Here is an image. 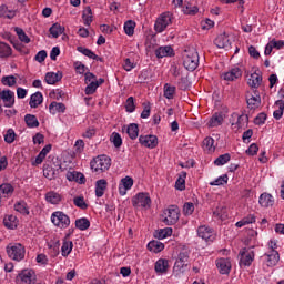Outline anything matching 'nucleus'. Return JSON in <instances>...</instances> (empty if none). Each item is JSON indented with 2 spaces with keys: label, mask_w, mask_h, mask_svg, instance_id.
I'll list each match as a JSON object with an SVG mask.
<instances>
[{
  "label": "nucleus",
  "mask_w": 284,
  "mask_h": 284,
  "mask_svg": "<svg viewBox=\"0 0 284 284\" xmlns=\"http://www.w3.org/2000/svg\"><path fill=\"white\" fill-rule=\"evenodd\" d=\"M45 82L48 85H54V83H59L63 79V73L61 72H48L45 74Z\"/></svg>",
  "instance_id": "nucleus-25"
},
{
  "label": "nucleus",
  "mask_w": 284,
  "mask_h": 284,
  "mask_svg": "<svg viewBox=\"0 0 284 284\" xmlns=\"http://www.w3.org/2000/svg\"><path fill=\"white\" fill-rule=\"evenodd\" d=\"M267 121V114L265 113H260L254 119L255 125H263Z\"/></svg>",
  "instance_id": "nucleus-63"
},
{
  "label": "nucleus",
  "mask_w": 284,
  "mask_h": 284,
  "mask_svg": "<svg viewBox=\"0 0 284 284\" xmlns=\"http://www.w3.org/2000/svg\"><path fill=\"white\" fill-rule=\"evenodd\" d=\"M45 59H48V52L45 50L39 51L34 57V60L38 61V63H43Z\"/></svg>",
  "instance_id": "nucleus-62"
},
{
  "label": "nucleus",
  "mask_w": 284,
  "mask_h": 284,
  "mask_svg": "<svg viewBox=\"0 0 284 284\" xmlns=\"http://www.w3.org/2000/svg\"><path fill=\"white\" fill-rule=\"evenodd\" d=\"M44 199L47 203H50L51 205H59L63 197L55 191H49L45 193Z\"/></svg>",
  "instance_id": "nucleus-21"
},
{
  "label": "nucleus",
  "mask_w": 284,
  "mask_h": 284,
  "mask_svg": "<svg viewBox=\"0 0 284 284\" xmlns=\"http://www.w3.org/2000/svg\"><path fill=\"white\" fill-rule=\"evenodd\" d=\"M134 28H136V22L133 20H129L124 23V32L128 37H132L134 34Z\"/></svg>",
  "instance_id": "nucleus-50"
},
{
  "label": "nucleus",
  "mask_w": 284,
  "mask_h": 284,
  "mask_svg": "<svg viewBox=\"0 0 284 284\" xmlns=\"http://www.w3.org/2000/svg\"><path fill=\"white\" fill-rule=\"evenodd\" d=\"M139 141L144 148L150 150H154L159 145V138L156 135H140Z\"/></svg>",
  "instance_id": "nucleus-15"
},
{
  "label": "nucleus",
  "mask_w": 284,
  "mask_h": 284,
  "mask_svg": "<svg viewBox=\"0 0 284 284\" xmlns=\"http://www.w3.org/2000/svg\"><path fill=\"white\" fill-rule=\"evenodd\" d=\"M41 103H43V94L38 91L31 95L29 105L30 108H38Z\"/></svg>",
  "instance_id": "nucleus-29"
},
{
  "label": "nucleus",
  "mask_w": 284,
  "mask_h": 284,
  "mask_svg": "<svg viewBox=\"0 0 284 284\" xmlns=\"http://www.w3.org/2000/svg\"><path fill=\"white\" fill-rule=\"evenodd\" d=\"M7 254L12 261H23L26 258V246L21 243L7 246Z\"/></svg>",
  "instance_id": "nucleus-2"
},
{
  "label": "nucleus",
  "mask_w": 284,
  "mask_h": 284,
  "mask_svg": "<svg viewBox=\"0 0 284 284\" xmlns=\"http://www.w3.org/2000/svg\"><path fill=\"white\" fill-rule=\"evenodd\" d=\"M174 94H176V87H172L170 84H164V97L165 99H174Z\"/></svg>",
  "instance_id": "nucleus-49"
},
{
  "label": "nucleus",
  "mask_w": 284,
  "mask_h": 284,
  "mask_svg": "<svg viewBox=\"0 0 284 284\" xmlns=\"http://www.w3.org/2000/svg\"><path fill=\"white\" fill-rule=\"evenodd\" d=\"M170 266L168 260H158L155 263V272L160 274H165L168 272V267Z\"/></svg>",
  "instance_id": "nucleus-40"
},
{
  "label": "nucleus",
  "mask_w": 284,
  "mask_h": 284,
  "mask_svg": "<svg viewBox=\"0 0 284 284\" xmlns=\"http://www.w3.org/2000/svg\"><path fill=\"white\" fill-rule=\"evenodd\" d=\"M197 236L206 243H214V241H216V232L212 227L205 225L197 229Z\"/></svg>",
  "instance_id": "nucleus-9"
},
{
  "label": "nucleus",
  "mask_w": 284,
  "mask_h": 284,
  "mask_svg": "<svg viewBox=\"0 0 284 284\" xmlns=\"http://www.w3.org/2000/svg\"><path fill=\"white\" fill-rule=\"evenodd\" d=\"M186 178H187V173L185 171H182L175 182V189L180 190V192H183V190H185V179Z\"/></svg>",
  "instance_id": "nucleus-39"
},
{
  "label": "nucleus",
  "mask_w": 284,
  "mask_h": 284,
  "mask_svg": "<svg viewBox=\"0 0 284 284\" xmlns=\"http://www.w3.org/2000/svg\"><path fill=\"white\" fill-rule=\"evenodd\" d=\"M246 103L250 110H256V108L261 106V94H258V90H254V94H246Z\"/></svg>",
  "instance_id": "nucleus-13"
},
{
  "label": "nucleus",
  "mask_w": 284,
  "mask_h": 284,
  "mask_svg": "<svg viewBox=\"0 0 284 284\" xmlns=\"http://www.w3.org/2000/svg\"><path fill=\"white\" fill-rule=\"evenodd\" d=\"M12 48L6 42H0V57H11Z\"/></svg>",
  "instance_id": "nucleus-48"
},
{
  "label": "nucleus",
  "mask_w": 284,
  "mask_h": 284,
  "mask_svg": "<svg viewBox=\"0 0 284 284\" xmlns=\"http://www.w3.org/2000/svg\"><path fill=\"white\" fill-rule=\"evenodd\" d=\"M178 85L180 90H187V88H190V85L187 84V78L185 77L180 78Z\"/></svg>",
  "instance_id": "nucleus-64"
},
{
  "label": "nucleus",
  "mask_w": 284,
  "mask_h": 284,
  "mask_svg": "<svg viewBox=\"0 0 284 284\" xmlns=\"http://www.w3.org/2000/svg\"><path fill=\"white\" fill-rule=\"evenodd\" d=\"M275 105H277L278 110H275L273 112V116L274 119H276V121H280V119L283 118V111H284V101L283 100H277L275 102Z\"/></svg>",
  "instance_id": "nucleus-45"
},
{
  "label": "nucleus",
  "mask_w": 284,
  "mask_h": 284,
  "mask_svg": "<svg viewBox=\"0 0 284 284\" xmlns=\"http://www.w3.org/2000/svg\"><path fill=\"white\" fill-rule=\"evenodd\" d=\"M74 247V244L72 241H64L61 246V255L67 258V256H70L72 253V248Z\"/></svg>",
  "instance_id": "nucleus-37"
},
{
  "label": "nucleus",
  "mask_w": 284,
  "mask_h": 284,
  "mask_svg": "<svg viewBox=\"0 0 284 284\" xmlns=\"http://www.w3.org/2000/svg\"><path fill=\"white\" fill-rule=\"evenodd\" d=\"M111 141L114 148H121V145H123V139H121V134L116 132L112 133Z\"/></svg>",
  "instance_id": "nucleus-56"
},
{
  "label": "nucleus",
  "mask_w": 284,
  "mask_h": 284,
  "mask_svg": "<svg viewBox=\"0 0 284 284\" xmlns=\"http://www.w3.org/2000/svg\"><path fill=\"white\" fill-rule=\"evenodd\" d=\"M50 34L53 37V39H59L63 32H65V28L62 27L59 23L52 24V27L49 29Z\"/></svg>",
  "instance_id": "nucleus-32"
},
{
  "label": "nucleus",
  "mask_w": 284,
  "mask_h": 284,
  "mask_svg": "<svg viewBox=\"0 0 284 284\" xmlns=\"http://www.w3.org/2000/svg\"><path fill=\"white\" fill-rule=\"evenodd\" d=\"M1 83L8 85V88H13V85H17V78L14 75H4L1 79Z\"/></svg>",
  "instance_id": "nucleus-53"
},
{
  "label": "nucleus",
  "mask_w": 284,
  "mask_h": 284,
  "mask_svg": "<svg viewBox=\"0 0 284 284\" xmlns=\"http://www.w3.org/2000/svg\"><path fill=\"white\" fill-rule=\"evenodd\" d=\"M0 17L2 19H14L17 17V10L8 8L6 4L0 6Z\"/></svg>",
  "instance_id": "nucleus-26"
},
{
  "label": "nucleus",
  "mask_w": 284,
  "mask_h": 284,
  "mask_svg": "<svg viewBox=\"0 0 284 284\" xmlns=\"http://www.w3.org/2000/svg\"><path fill=\"white\" fill-rule=\"evenodd\" d=\"M3 224L8 227V230H14V227H17V216L6 215L3 219Z\"/></svg>",
  "instance_id": "nucleus-41"
},
{
  "label": "nucleus",
  "mask_w": 284,
  "mask_h": 284,
  "mask_svg": "<svg viewBox=\"0 0 284 284\" xmlns=\"http://www.w3.org/2000/svg\"><path fill=\"white\" fill-rule=\"evenodd\" d=\"M126 134H129V138L134 141L135 139H139V124L131 123L126 128Z\"/></svg>",
  "instance_id": "nucleus-34"
},
{
  "label": "nucleus",
  "mask_w": 284,
  "mask_h": 284,
  "mask_svg": "<svg viewBox=\"0 0 284 284\" xmlns=\"http://www.w3.org/2000/svg\"><path fill=\"white\" fill-rule=\"evenodd\" d=\"M132 205L133 207H144L148 209L150 205H152V199H150L149 193H138L132 199Z\"/></svg>",
  "instance_id": "nucleus-10"
},
{
  "label": "nucleus",
  "mask_w": 284,
  "mask_h": 284,
  "mask_svg": "<svg viewBox=\"0 0 284 284\" xmlns=\"http://www.w3.org/2000/svg\"><path fill=\"white\" fill-rule=\"evenodd\" d=\"M51 222L55 227H60L61 230L70 227V216L65 215V213L61 211L52 213Z\"/></svg>",
  "instance_id": "nucleus-5"
},
{
  "label": "nucleus",
  "mask_w": 284,
  "mask_h": 284,
  "mask_svg": "<svg viewBox=\"0 0 284 284\" xmlns=\"http://www.w3.org/2000/svg\"><path fill=\"white\" fill-rule=\"evenodd\" d=\"M262 83H263V75L261 73L256 71L251 73L247 80V85H250V88H253V90H258Z\"/></svg>",
  "instance_id": "nucleus-20"
},
{
  "label": "nucleus",
  "mask_w": 284,
  "mask_h": 284,
  "mask_svg": "<svg viewBox=\"0 0 284 284\" xmlns=\"http://www.w3.org/2000/svg\"><path fill=\"white\" fill-rule=\"evenodd\" d=\"M258 203L261 207H272L274 205V196L270 193H262Z\"/></svg>",
  "instance_id": "nucleus-24"
},
{
  "label": "nucleus",
  "mask_w": 284,
  "mask_h": 284,
  "mask_svg": "<svg viewBox=\"0 0 284 284\" xmlns=\"http://www.w3.org/2000/svg\"><path fill=\"white\" fill-rule=\"evenodd\" d=\"M82 19H83L84 26L92 24V8L85 7V9L82 12Z\"/></svg>",
  "instance_id": "nucleus-43"
},
{
  "label": "nucleus",
  "mask_w": 284,
  "mask_h": 284,
  "mask_svg": "<svg viewBox=\"0 0 284 284\" xmlns=\"http://www.w3.org/2000/svg\"><path fill=\"white\" fill-rule=\"evenodd\" d=\"M280 258L281 256L278 255V251L271 250L260 257V262L262 263L263 267H274L277 265Z\"/></svg>",
  "instance_id": "nucleus-6"
},
{
  "label": "nucleus",
  "mask_w": 284,
  "mask_h": 284,
  "mask_svg": "<svg viewBox=\"0 0 284 284\" xmlns=\"http://www.w3.org/2000/svg\"><path fill=\"white\" fill-rule=\"evenodd\" d=\"M254 263V250L243 248L240 252V267H250Z\"/></svg>",
  "instance_id": "nucleus-11"
},
{
  "label": "nucleus",
  "mask_w": 284,
  "mask_h": 284,
  "mask_svg": "<svg viewBox=\"0 0 284 284\" xmlns=\"http://www.w3.org/2000/svg\"><path fill=\"white\" fill-rule=\"evenodd\" d=\"M252 223H256V216H254L253 214H250L244 219H242L241 221L236 222L235 225L236 227H244V225H250Z\"/></svg>",
  "instance_id": "nucleus-44"
},
{
  "label": "nucleus",
  "mask_w": 284,
  "mask_h": 284,
  "mask_svg": "<svg viewBox=\"0 0 284 284\" xmlns=\"http://www.w3.org/2000/svg\"><path fill=\"white\" fill-rule=\"evenodd\" d=\"M14 32L18 36V39L22 42V43H30V38L28 37V34H26V31H23V29L16 27L14 28Z\"/></svg>",
  "instance_id": "nucleus-51"
},
{
  "label": "nucleus",
  "mask_w": 284,
  "mask_h": 284,
  "mask_svg": "<svg viewBox=\"0 0 284 284\" xmlns=\"http://www.w3.org/2000/svg\"><path fill=\"white\" fill-rule=\"evenodd\" d=\"M77 50L84 57H88L89 59H93V61H101V58H99V55H97L92 50L85 47H78Z\"/></svg>",
  "instance_id": "nucleus-33"
},
{
  "label": "nucleus",
  "mask_w": 284,
  "mask_h": 284,
  "mask_svg": "<svg viewBox=\"0 0 284 284\" xmlns=\"http://www.w3.org/2000/svg\"><path fill=\"white\" fill-rule=\"evenodd\" d=\"M14 210L16 212H19L20 214H24L26 216L30 214V210H28V204L23 201L17 202L14 204Z\"/></svg>",
  "instance_id": "nucleus-46"
},
{
  "label": "nucleus",
  "mask_w": 284,
  "mask_h": 284,
  "mask_svg": "<svg viewBox=\"0 0 284 284\" xmlns=\"http://www.w3.org/2000/svg\"><path fill=\"white\" fill-rule=\"evenodd\" d=\"M199 51L195 48L185 49L183 52V65L189 72H194L199 68Z\"/></svg>",
  "instance_id": "nucleus-1"
},
{
  "label": "nucleus",
  "mask_w": 284,
  "mask_h": 284,
  "mask_svg": "<svg viewBox=\"0 0 284 284\" xmlns=\"http://www.w3.org/2000/svg\"><path fill=\"white\" fill-rule=\"evenodd\" d=\"M232 119L236 120V122L231 123V128L234 132H239V130H244V128H247V123L250 121L247 115H239L237 113H233Z\"/></svg>",
  "instance_id": "nucleus-12"
},
{
  "label": "nucleus",
  "mask_w": 284,
  "mask_h": 284,
  "mask_svg": "<svg viewBox=\"0 0 284 284\" xmlns=\"http://www.w3.org/2000/svg\"><path fill=\"white\" fill-rule=\"evenodd\" d=\"M91 170L94 172H105L110 170V166L112 165L110 158L105 155H100L95 159H93L90 163Z\"/></svg>",
  "instance_id": "nucleus-3"
},
{
  "label": "nucleus",
  "mask_w": 284,
  "mask_h": 284,
  "mask_svg": "<svg viewBox=\"0 0 284 284\" xmlns=\"http://www.w3.org/2000/svg\"><path fill=\"white\" fill-rule=\"evenodd\" d=\"M73 205H75V207H80V210H88V203H85V199L83 196L74 197Z\"/></svg>",
  "instance_id": "nucleus-55"
},
{
  "label": "nucleus",
  "mask_w": 284,
  "mask_h": 284,
  "mask_svg": "<svg viewBox=\"0 0 284 284\" xmlns=\"http://www.w3.org/2000/svg\"><path fill=\"white\" fill-rule=\"evenodd\" d=\"M17 284H34L37 283V273L32 268L22 270L16 277Z\"/></svg>",
  "instance_id": "nucleus-4"
},
{
  "label": "nucleus",
  "mask_w": 284,
  "mask_h": 284,
  "mask_svg": "<svg viewBox=\"0 0 284 284\" xmlns=\"http://www.w3.org/2000/svg\"><path fill=\"white\" fill-rule=\"evenodd\" d=\"M75 227L78 230H81V232H85L90 227V220L87 217H81L75 220Z\"/></svg>",
  "instance_id": "nucleus-42"
},
{
  "label": "nucleus",
  "mask_w": 284,
  "mask_h": 284,
  "mask_svg": "<svg viewBox=\"0 0 284 284\" xmlns=\"http://www.w3.org/2000/svg\"><path fill=\"white\" fill-rule=\"evenodd\" d=\"M227 181H229L227 174H224L215 179L213 182H210V185H225Z\"/></svg>",
  "instance_id": "nucleus-59"
},
{
  "label": "nucleus",
  "mask_w": 284,
  "mask_h": 284,
  "mask_svg": "<svg viewBox=\"0 0 284 284\" xmlns=\"http://www.w3.org/2000/svg\"><path fill=\"white\" fill-rule=\"evenodd\" d=\"M214 44L216 48H222L224 50L232 49V40H230V36H227V33H221L217 36L214 40Z\"/></svg>",
  "instance_id": "nucleus-14"
},
{
  "label": "nucleus",
  "mask_w": 284,
  "mask_h": 284,
  "mask_svg": "<svg viewBox=\"0 0 284 284\" xmlns=\"http://www.w3.org/2000/svg\"><path fill=\"white\" fill-rule=\"evenodd\" d=\"M0 99L4 108H12V105H14V91L3 90L0 92Z\"/></svg>",
  "instance_id": "nucleus-19"
},
{
  "label": "nucleus",
  "mask_w": 284,
  "mask_h": 284,
  "mask_svg": "<svg viewBox=\"0 0 284 284\" xmlns=\"http://www.w3.org/2000/svg\"><path fill=\"white\" fill-rule=\"evenodd\" d=\"M132 185H134V180L131 176L123 178L119 184L120 196H125V194H128V190H132Z\"/></svg>",
  "instance_id": "nucleus-18"
},
{
  "label": "nucleus",
  "mask_w": 284,
  "mask_h": 284,
  "mask_svg": "<svg viewBox=\"0 0 284 284\" xmlns=\"http://www.w3.org/2000/svg\"><path fill=\"white\" fill-rule=\"evenodd\" d=\"M172 24V13L170 12H164L162 13L155 21L154 24V30L155 32H165V29L168 28V26Z\"/></svg>",
  "instance_id": "nucleus-7"
},
{
  "label": "nucleus",
  "mask_w": 284,
  "mask_h": 284,
  "mask_svg": "<svg viewBox=\"0 0 284 284\" xmlns=\"http://www.w3.org/2000/svg\"><path fill=\"white\" fill-rule=\"evenodd\" d=\"M50 114L63 113L65 112V104L61 102H51L49 105Z\"/></svg>",
  "instance_id": "nucleus-31"
},
{
  "label": "nucleus",
  "mask_w": 284,
  "mask_h": 284,
  "mask_svg": "<svg viewBox=\"0 0 284 284\" xmlns=\"http://www.w3.org/2000/svg\"><path fill=\"white\" fill-rule=\"evenodd\" d=\"M223 121H224V118L221 112L214 113L209 121V126L210 128H219V125H223Z\"/></svg>",
  "instance_id": "nucleus-30"
},
{
  "label": "nucleus",
  "mask_w": 284,
  "mask_h": 284,
  "mask_svg": "<svg viewBox=\"0 0 284 284\" xmlns=\"http://www.w3.org/2000/svg\"><path fill=\"white\" fill-rule=\"evenodd\" d=\"M172 227L160 229L154 232V237L161 241L168 239V236H172Z\"/></svg>",
  "instance_id": "nucleus-35"
},
{
  "label": "nucleus",
  "mask_w": 284,
  "mask_h": 284,
  "mask_svg": "<svg viewBox=\"0 0 284 284\" xmlns=\"http://www.w3.org/2000/svg\"><path fill=\"white\" fill-rule=\"evenodd\" d=\"M16 136H17V133H14V130L9 129L4 135L6 143H14Z\"/></svg>",
  "instance_id": "nucleus-61"
},
{
  "label": "nucleus",
  "mask_w": 284,
  "mask_h": 284,
  "mask_svg": "<svg viewBox=\"0 0 284 284\" xmlns=\"http://www.w3.org/2000/svg\"><path fill=\"white\" fill-rule=\"evenodd\" d=\"M165 225H175L179 222V206L171 205L164 211V219L162 220Z\"/></svg>",
  "instance_id": "nucleus-8"
},
{
  "label": "nucleus",
  "mask_w": 284,
  "mask_h": 284,
  "mask_svg": "<svg viewBox=\"0 0 284 284\" xmlns=\"http://www.w3.org/2000/svg\"><path fill=\"white\" fill-rule=\"evenodd\" d=\"M155 57L158 59H164V57H174V49L170 45L160 47L155 50Z\"/></svg>",
  "instance_id": "nucleus-23"
},
{
  "label": "nucleus",
  "mask_w": 284,
  "mask_h": 284,
  "mask_svg": "<svg viewBox=\"0 0 284 284\" xmlns=\"http://www.w3.org/2000/svg\"><path fill=\"white\" fill-rule=\"evenodd\" d=\"M183 213L186 216H191V214H194V203L192 202H186L183 206Z\"/></svg>",
  "instance_id": "nucleus-60"
},
{
  "label": "nucleus",
  "mask_w": 284,
  "mask_h": 284,
  "mask_svg": "<svg viewBox=\"0 0 284 284\" xmlns=\"http://www.w3.org/2000/svg\"><path fill=\"white\" fill-rule=\"evenodd\" d=\"M125 109H126V112H134V110H136V105L134 104V98L133 97H129L126 99V102H125Z\"/></svg>",
  "instance_id": "nucleus-58"
},
{
  "label": "nucleus",
  "mask_w": 284,
  "mask_h": 284,
  "mask_svg": "<svg viewBox=\"0 0 284 284\" xmlns=\"http://www.w3.org/2000/svg\"><path fill=\"white\" fill-rule=\"evenodd\" d=\"M220 274H230L232 272V262L230 258L221 257L215 261Z\"/></svg>",
  "instance_id": "nucleus-16"
},
{
  "label": "nucleus",
  "mask_w": 284,
  "mask_h": 284,
  "mask_svg": "<svg viewBox=\"0 0 284 284\" xmlns=\"http://www.w3.org/2000/svg\"><path fill=\"white\" fill-rule=\"evenodd\" d=\"M148 250H150V252H154V254H159V252H163V250H165V244L161 243L160 241L153 240L149 242Z\"/></svg>",
  "instance_id": "nucleus-28"
},
{
  "label": "nucleus",
  "mask_w": 284,
  "mask_h": 284,
  "mask_svg": "<svg viewBox=\"0 0 284 284\" xmlns=\"http://www.w3.org/2000/svg\"><path fill=\"white\" fill-rule=\"evenodd\" d=\"M232 155H230V153L222 154L214 161V165H225V163H230Z\"/></svg>",
  "instance_id": "nucleus-54"
},
{
  "label": "nucleus",
  "mask_w": 284,
  "mask_h": 284,
  "mask_svg": "<svg viewBox=\"0 0 284 284\" xmlns=\"http://www.w3.org/2000/svg\"><path fill=\"white\" fill-rule=\"evenodd\" d=\"M108 190V180L100 179L95 182V196L97 199H101L105 191Z\"/></svg>",
  "instance_id": "nucleus-22"
},
{
  "label": "nucleus",
  "mask_w": 284,
  "mask_h": 284,
  "mask_svg": "<svg viewBox=\"0 0 284 284\" xmlns=\"http://www.w3.org/2000/svg\"><path fill=\"white\" fill-rule=\"evenodd\" d=\"M14 194V186L10 183H3L0 185V196H3L4 199H10Z\"/></svg>",
  "instance_id": "nucleus-27"
},
{
  "label": "nucleus",
  "mask_w": 284,
  "mask_h": 284,
  "mask_svg": "<svg viewBox=\"0 0 284 284\" xmlns=\"http://www.w3.org/2000/svg\"><path fill=\"white\" fill-rule=\"evenodd\" d=\"M98 88H99V84L95 83V81H92L87 84L84 92L87 95L94 94V92H97Z\"/></svg>",
  "instance_id": "nucleus-57"
},
{
  "label": "nucleus",
  "mask_w": 284,
  "mask_h": 284,
  "mask_svg": "<svg viewBox=\"0 0 284 284\" xmlns=\"http://www.w3.org/2000/svg\"><path fill=\"white\" fill-rule=\"evenodd\" d=\"M67 179L68 181H77V183H85V176L79 172H68Z\"/></svg>",
  "instance_id": "nucleus-36"
},
{
  "label": "nucleus",
  "mask_w": 284,
  "mask_h": 284,
  "mask_svg": "<svg viewBox=\"0 0 284 284\" xmlns=\"http://www.w3.org/2000/svg\"><path fill=\"white\" fill-rule=\"evenodd\" d=\"M241 77H243V71L237 67H234L222 74V79H224V81H239Z\"/></svg>",
  "instance_id": "nucleus-17"
},
{
  "label": "nucleus",
  "mask_w": 284,
  "mask_h": 284,
  "mask_svg": "<svg viewBox=\"0 0 284 284\" xmlns=\"http://www.w3.org/2000/svg\"><path fill=\"white\" fill-rule=\"evenodd\" d=\"M24 121L28 128H39V120L33 114H27Z\"/></svg>",
  "instance_id": "nucleus-47"
},
{
  "label": "nucleus",
  "mask_w": 284,
  "mask_h": 284,
  "mask_svg": "<svg viewBox=\"0 0 284 284\" xmlns=\"http://www.w3.org/2000/svg\"><path fill=\"white\" fill-rule=\"evenodd\" d=\"M215 219H220V221H225L227 219V207L220 205L213 212Z\"/></svg>",
  "instance_id": "nucleus-38"
},
{
  "label": "nucleus",
  "mask_w": 284,
  "mask_h": 284,
  "mask_svg": "<svg viewBox=\"0 0 284 284\" xmlns=\"http://www.w3.org/2000/svg\"><path fill=\"white\" fill-rule=\"evenodd\" d=\"M203 149L205 152H214V150H216V146H214V140L212 138H205L203 140Z\"/></svg>",
  "instance_id": "nucleus-52"
}]
</instances>
